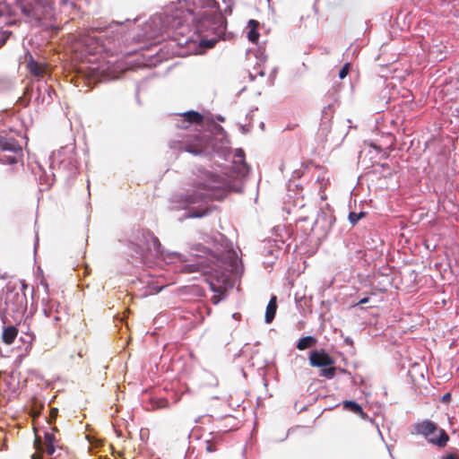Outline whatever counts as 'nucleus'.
<instances>
[{"label":"nucleus","instance_id":"1","mask_svg":"<svg viewBox=\"0 0 459 459\" xmlns=\"http://www.w3.org/2000/svg\"><path fill=\"white\" fill-rule=\"evenodd\" d=\"M201 9L195 13L190 7L174 14L169 23L173 38L179 40L178 36L188 38L192 28L204 37L215 35L219 37L224 32L226 19L220 12L215 0H199Z\"/></svg>","mask_w":459,"mask_h":459},{"label":"nucleus","instance_id":"2","mask_svg":"<svg viewBox=\"0 0 459 459\" xmlns=\"http://www.w3.org/2000/svg\"><path fill=\"white\" fill-rule=\"evenodd\" d=\"M193 193L182 195L186 204H195L205 200H221L231 190L230 183L223 178L207 170H200L192 181Z\"/></svg>","mask_w":459,"mask_h":459},{"label":"nucleus","instance_id":"3","mask_svg":"<svg viewBox=\"0 0 459 459\" xmlns=\"http://www.w3.org/2000/svg\"><path fill=\"white\" fill-rule=\"evenodd\" d=\"M26 21L37 26H48L53 18V7L48 0H30L19 4Z\"/></svg>","mask_w":459,"mask_h":459},{"label":"nucleus","instance_id":"4","mask_svg":"<svg viewBox=\"0 0 459 459\" xmlns=\"http://www.w3.org/2000/svg\"><path fill=\"white\" fill-rule=\"evenodd\" d=\"M411 433L423 436L429 443L438 447H445L449 441L447 433L429 420L414 423Z\"/></svg>","mask_w":459,"mask_h":459},{"label":"nucleus","instance_id":"5","mask_svg":"<svg viewBox=\"0 0 459 459\" xmlns=\"http://www.w3.org/2000/svg\"><path fill=\"white\" fill-rule=\"evenodd\" d=\"M55 431H58L56 427L52 428L50 432H45L43 442L39 436H35L34 446L36 448V453L32 455L31 459H43V454H46L48 456H52L54 455L57 442L54 433Z\"/></svg>","mask_w":459,"mask_h":459},{"label":"nucleus","instance_id":"6","mask_svg":"<svg viewBox=\"0 0 459 459\" xmlns=\"http://www.w3.org/2000/svg\"><path fill=\"white\" fill-rule=\"evenodd\" d=\"M308 359L312 367L324 368L334 364V359L324 350L311 351Z\"/></svg>","mask_w":459,"mask_h":459},{"label":"nucleus","instance_id":"7","mask_svg":"<svg viewBox=\"0 0 459 459\" xmlns=\"http://www.w3.org/2000/svg\"><path fill=\"white\" fill-rule=\"evenodd\" d=\"M60 308H61L60 304L57 301L53 300V299L48 300L44 305V308H43V312H44L45 316L47 317H52L55 322V325L59 327L61 326L60 322L62 321L63 316L65 315L61 311Z\"/></svg>","mask_w":459,"mask_h":459},{"label":"nucleus","instance_id":"8","mask_svg":"<svg viewBox=\"0 0 459 459\" xmlns=\"http://www.w3.org/2000/svg\"><path fill=\"white\" fill-rule=\"evenodd\" d=\"M6 303L12 305L11 309L15 312H24L27 309V298L25 293H10L6 298Z\"/></svg>","mask_w":459,"mask_h":459},{"label":"nucleus","instance_id":"9","mask_svg":"<svg viewBox=\"0 0 459 459\" xmlns=\"http://www.w3.org/2000/svg\"><path fill=\"white\" fill-rule=\"evenodd\" d=\"M26 67L30 74L38 79L42 78L47 72V65L37 62L31 56H30Z\"/></svg>","mask_w":459,"mask_h":459},{"label":"nucleus","instance_id":"10","mask_svg":"<svg viewBox=\"0 0 459 459\" xmlns=\"http://www.w3.org/2000/svg\"><path fill=\"white\" fill-rule=\"evenodd\" d=\"M0 151H9L13 152H22V147L13 138H5L0 135Z\"/></svg>","mask_w":459,"mask_h":459},{"label":"nucleus","instance_id":"11","mask_svg":"<svg viewBox=\"0 0 459 459\" xmlns=\"http://www.w3.org/2000/svg\"><path fill=\"white\" fill-rule=\"evenodd\" d=\"M18 335V329L15 326L10 325L4 327L2 333V341L7 344H12Z\"/></svg>","mask_w":459,"mask_h":459},{"label":"nucleus","instance_id":"12","mask_svg":"<svg viewBox=\"0 0 459 459\" xmlns=\"http://www.w3.org/2000/svg\"><path fill=\"white\" fill-rule=\"evenodd\" d=\"M276 309H277L276 297L273 296L271 298V299L269 300L267 307H266V310H265L264 319L267 324H270L273 322V320L275 316V314H276Z\"/></svg>","mask_w":459,"mask_h":459},{"label":"nucleus","instance_id":"13","mask_svg":"<svg viewBox=\"0 0 459 459\" xmlns=\"http://www.w3.org/2000/svg\"><path fill=\"white\" fill-rule=\"evenodd\" d=\"M342 405L345 410L359 415L362 419H365L367 416L362 407L354 401H344Z\"/></svg>","mask_w":459,"mask_h":459},{"label":"nucleus","instance_id":"14","mask_svg":"<svg viewBox=\"0 0 459 459\" xmlns=\"http://www.w3.org/2000/svg\"><path fill=\"white\" fill-rule=\"evenodd\" d=\"M258 25L259 23L255 20H250L248 22L249 31L247 33V39L253 43L257 42L259 39V33L257 32Z\"/></svg>","mask_w":459,"mask_h":459},{"label":"nucleus","instance_id":"15","mask_svg":"<svg viewBox=\"0 0 459 459\" xmlns=\"http://www.w3.org/2000/svg\"><path fill=\"white\" fill-rule=\"evenodd\" d=\"M183 117L186 118V120L192 124H197L200 125L204 121V116L200 114L197 111L190 110L187 112H185L183 114Z\"/></svg>","mask_w":459,"mask_h":459},{"label":"nucleus","instance_id":"16","mask_svg":"<svg viewBox=\"0 0 459 459\" xmlns=\"http://www.w3.org/2000/svg\"><path fill=\"white\" fill-rule=\"evenodd\" d=\"M316 342L317 341L314 336L302 337L297 343V349L299 351H304L307 348L313 347Z\"/></svg>","mask_w":459,"mask_h":459},{"label":"nucleus","instance_id":"17","mask_svg":"<svg viewBox=\"0 0 459 459\" xmlns=\"http://www.w3.org/2000/svg\"><path fill=\"white\" fill-rule=\"evenodd\" d=\"M221 442V436H214L210 439L205 440V451L207 453H212L217 450V446Z\"/></svg>","mask_w":459,"mask_h":459},{"label":"nucleus","instance_id":"18","mask_svg":"<svg viewBox=\"0 0 459 459\" xmlns=\"http://www.w3.org/2000/svg\"><path fill=\"white\" fill-rule=\"evenodd\" d=\"M210 211H211V209L209 207L198 208V209L193 208L187 212L186 217L187 218H202V217L207 215L210 212Z\"/></svg>","mask_w":459,"mask_h":459},{"label":"nucleus","instance_id":"19","mask_svg":"<svg viewBox=\"0 0 459 459\" xmlns=\"http://www.w3.org/2000/svg\"><path fill=\"white\" fill-rule=\"evenodd\" d=\"M204 144L198 140L195 144H186L184 150L193 154H199L203 152Z\"/></svg>","mask_w":459,"mask_h":459},{"label":"nucleus","instance_id":"20","mask_svg":"<svg viewBox=\"0 0 459 459\" xmlns=\"http://www.w3.org/2000/svg\"><path fill=\"white\" fill-rule=\"evenodd\" d=\"M329 368H325L320 370V377H326L328 379H332L334 377L336 373V368L333 366H328Z\"/></svg>","mask_w":459,"mask_h":459},{"label":"nucleus","instance_id":"21","mask_svg":"<svg viewBox=\"0 0 459 459\" xmlns=\"http://www.w3.org/2000/svg\"><path fill=\"white\" fill-rule=\"evenodd\" d=\"M366 215L365 212H361L359 213H357V212H350L349 214V220H350V222L352 224V225H355L361 218H363L364 216Z\"/></svg>","mask_w":459,"mask_h":459},{"label":"nucleus","instance_id":"22","mask_svg":"<svg viewBox=\"0 0 459 459\" xmlns=\"http://www.w3.org/2000/svg\"><path fill=\"white\" fill-rule=\"evenodd\" d=\"M33 403H34V406L31 408L30 415L33 418H36L40 414V410L43 408V404L39 403L38 405L36 401H34Z\"/></svg>","mask_w":459,"mask_h":459},{"label":"nucleus","instance_id":"23","mask_svg":"<svg viewBox=\"0 0 459 459\" xmlns=\"http://www.w3.org/2000/svg\"><path fill=\"white\" fill-rule=\"evenodd\" d=\"M148 235L151 237L152 238V245H153V248L157 251V252H160V242L159 240V238L157 237H155L152 233H151L150 231L147 232Z\"/></svg>","mask_w":459,"mask_h":459},{"label":"nucleus","instance_id":"24","mask_svg":"<svg viewBox=\"0 0 459 459\" xmlns=\"http://www.w3.org/2000/svg\"><path fill=\"white\" fill-rule=\"evenodd\" d=\"M350 71V64L346 63L339 72V78L343 79L347 76Z\"/></svg>","mask_w":459,"mask_h":459},{"label":"nucleus","instance_id":"25","mask_svg":"<svg viewBox=\"0 0 459 459\" xmlns=\"http://www.w3.org/2000/svg\"><path fill=\"white\" fill-rule=\"evenodd\" d=\"M58 414V410L56 408H51L49 412V424L52 423V421L56 420Z\"/></svg>","mask_w":459,"mask_h":459},{"label":"nucleus","instance_id":"26","mask_svg":"<svg viewBox=\"0 0 459 459\" xmlns=\"http://www.w3.org/2000/svg\"><path fill=\"white\" fill-rule=\"evenodd\" d=\"M10 34L11 32L6 31L0 33V48L4 45Z\"/></svg>","mask_w":459,"mask_h":459},{"label":"nucleus","instance_id":"27","mask_svg":"<svg viewBox=\"0 0 459 459\" xmlns=\"http://www.w3.org/2000/svg\"><path fill=\"white\" fill-rule=\"evenodd\" d=\"M217 42L216 39H202V45L207 48H212L214 44Z\"/></svg>","mask_w":459,"mask_h":459},{"label":"nucleus","instance_id":"28","mask_svg":"<svg viewBox=\"0 0 459 459\" xmlns=\"http://www.w3.org/2000/svg\"><path fill=\"white\" fill-rule=\"evenodd\" d=\"M209 284L213 292L222 293L221 287H216L212 282H209Z\"/></svg>","mask_w":459,"mask_h":459},{"label":"nucleus","instance_id":"29","mask_svg":"<svg viewBox=\"0 0 459 459\" xmlns=\"http://www.w3.org/2000/svg\"><path fill=\"white\" fill-rule=\"evenodd\" d=\"M220 299H221L220 297L217 296V295H214V296L212 297V302L214 305L218 304L220 302Z\"/></svg>","mask_w":459,"mask_h":459},{"label":"nucleus","instance_id":"30","mask_svg":"<svg viewBox=\"0 0 459 459\" xmlns=\"http://www.w3.org/2000/svg\"><path fill=\"white\" fill-rule=\"evenodd\" d=\"M369 300V298H363L361 299L358 303H357V306H359V305H363V304H366L368 303Z\"/></svg>","mask_w":459,"mask_h":459},{"label":"nucleus","instance_id":"31","mask_svg":"<svg viewBox=\"0 0 459 459\" xmlns=\"http://www.w3.org/2000/svg\"><path fill=\"white\" fill-rule=\"evenodd\" d=\"M450 398H451V394H450L449 393H446V394H445L443 395L442 401H443V402H447V401H449V400H450Z\"/></svg>","mask_w":459,"mask_h":459},{"label":"nucleus","instance_id":"32","mask_svg":"<svg viewBox=\"0 0 459 459\" xmlns=\"http://www.w3.org/2000/svg\"><path fill=\"white\" fill-rule=\"evenodd\" d=\"M442 459H457L455 455L450 454L446 456H443Z\"/></svg>","mask_w":459,"mask_h":459},{"label":"nucleus","instance_id":"33","mask_svg":"<svg viewBox=\"0 0 459 459\" xmlns=\"http://www.w3.org/2000/svg\"><path fill=\"white\" fill-rule=\"evenodd\" d=\"M168 405V401L166 400H161L159 406L160 407H166Z\"/></svg>","mask_w":459,"mask_h":459},{"label":"nucleus","instance_id":"34","mask_svg":"<svg viewBox=\"0 0 459 459\" xmlns=\"http://www.w3.org/2000/svg\"><path fill=\"white\" fill-rule=\"evenodd\" d=\"M11 162H12V163L16 162L15 159H14V158H13V159L11 160Z\"/></svg>","mask_w":459,"mask_h":459}]
</instances>
